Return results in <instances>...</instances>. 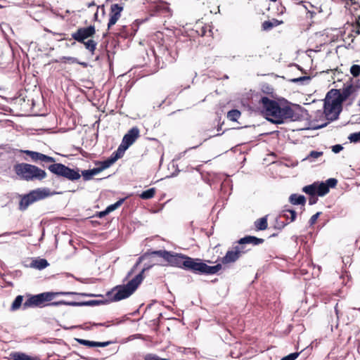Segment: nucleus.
I'll use <instances>...</instances> for the list:
<instances>
[{
    "label": "nucleus",
    "mask_w": 360,
    "mask_h": 360,
    "mask_svg": "<svg viewBox=\"0 0 360 360\" xmlns=\"http://www.w3.org/2000/svg\"><path fill=\"white\" fill-rule=\"evenodd\" d=\"M259 104L263 115L273 123L281 124L285 120L292 118L294 116V111L290 107L281 108L276 101L266 96L261 98Z\"/></svg>",
    "instance_id": "nucleus-1"
},
{
    "label": "nucleus",
    "mask_w": 360,
    "mask_h": 360,
    "mask_svg": "<svg viewBox=\"0 0 360 360\" xmlns=\"http://www.w3.org/2000/svg\"><path fill=\"white\" fill-rule=\"evenodd\" d=\"M16 175L27 181H41L47 176L46 172L39 167L28 163H17L13 166Z\"/></svg>",
    "instance_id": "nucleus-2"
},
{
    "label": "nucleus",
    "mask_w": 360,
    "mask_h": 360,
    "mask_svg": "<svg viewBox=\"0 0 360 360\" xmlns=\"http://www.w3.org/2000/svg\"><path fill=\"white\" fill-rule=\"evenodd\" d=\"M96 34V29L94 25L89 27H80L76 32L72 34V38L75 41L82 43L84 45L91 54L94 53L96 49L97 42L91 39Z\"/></svg>",
    "instance_id": "nucleus-3"
},
{
    "label": "nucleus",
    "mask_w": 360,
    "mask_h": 360,
    "mask_svg": "<svg viewBox=\"0 0 360 360\" xmlns=\"http://www.w3.org/2000/svg\"><path fill=\"white\" fill-rule=\"evenodd\" d=\"M149 268L150 266L143 269L142 271L135 278L128 282L127 285L117 287L113 300L120 301L129 297L141 283L144 278V271Z\"/></svg>",
    "instance_id": "nucleus-4"
},
{
    "label": "nucleus",
    "mask_w": 360,
    "mask_h": 360,
    "mask_svg": "<svg viewBox=\"0 0 360 360\" xmlns=\"http://www.w3.org/2000/svg\"><path fill=\"white\" fill-rule=\"evenodd\" d=\"M221 264L208 266L202 262L200 259H193L187 256L184 263V269L191 271L195 274H214L221 269Z\"/></svg>",
    "instance_id": "nucleus-5"
},
{
    "label": "nucleus",
    "mask_w": 360,
    "mask_h": 360,
    "mask_svg": "<svg viewBox=\"0 0 360 360\" xmlns=\"http://www.w3.org/2000/svg\"><path fill=\"white\" fill-rule=\"evenodd\" d=\"M49 195H51V193L49 188H43L33 190L22 197L19 204V209L20 210H25L32 203L43 200Z\"/></svg>",
    "instance_id": "nucleus-6"
},
{
    "label": "nucleus",
    "mask_w": 360,
    "mask_h": 360,
    "mask_svg": "<svg viewBox=\"0 0 360 360\" xmlns=\"http://www.w3.org/2000/svg\"><path fill=\"white\" fill-rule=\"evenodd\" d=\"M75 292H46L36 295L30 296L24 303V307H39L44 302L51 301L56 296L58 295H73Z\"/></svg>",
    "instance_id": "nucleus-7"
},
{
    "label": "nucleus",
    "mask_w": 360,
    "mask_h": 360,
    "mask_svg": "<svg viewBox=\"0 0 360 360\" xmlns=\"http://www.w3.org/2000/svg\"><path fill=\"white\" fill-rule=\"evenodd\" d=\"M342 109V103L335 96H328V92L324 102V113L327 120H337Z\"/></svg>",
    "instance_id": "nucleus-8"
},
{
    "label": "nucleus",
    "mask_w": 360,
    "mask_h": 360,
    "mask_svg": "<svg viewBox=\"0 0 360 360\" xmlns=\"http://www.w3.org/2000/svg\"><path fill=\"white\" fill-rule=\"evenodd\" d=\"M53 163L48 167L51 173L71 181L78 180L81 177L79 170L72 169L61 163Z\"/></svg>",
    "instance_id": "nucleus-9"
},
{
    "label": "nucleus",
    "mask_w": 360,
    "mask_h": 360,
    "mask_svg": "<svg viewBox=\"0 0 360 360\" xmlns=\"http://www.w3.org/2000/svg\"><path fill=\"white\" fill-rule=\"evenodd\" d=\"M359 86L354 85L352 82L346 83L342 89H331L328 91V96H335L342 104L350 96L355 94Z\"/></svg>",
    "instance_id": "nucleus-10"
},
{
    "label": "nucleus",
    "mask_w": 360,
    "mask_h": 360,
    "mask_svg": "<svg viewBox=\"0 0 360 360\" xmlns=\"http://www.w3.org/2000/svg\"><path fill=\"white\" fill-rule=\"evenodd\" d=\"M264 241V239L255 236H245L238 241V244L234 246V249H236L239 255L241 256L250 250V249L247 248L248 245L252 244L253 245H257L263 243Z\"/></svg>",
    "instance_id": "nucleus-11"
},
{
    "label": "nucleus",
    "mask_w": 360,
    "mask_h": 360,
    "mask_svg": "<svg viewBox=\"0 0 360 360\" xmlns=\"http://www.w3.org/2000/svg\"><path fill=\"white\" fill-rule=\"evenodd\" d=\"M20 152L27 155L31 158V160L35 162L39 161L43 162H56L55 158L39 152L29 150H21Z\"/></svg>",
    "instance_id": "nucleus-12"
},
{
    "label": "nucleus",
    "mask_w": 360,
    "mask_h": 360,
    "mask_svg": "<svg viewBox=\"0 0 360 360\" xmlns=\"http://www.w3.org/2000/svg\"><path fill=\"white\" fill-rule=\"evenodd\" d=\"M186 258V255L169 252L166 261L170 266L184 269Z\"/></svg>",
    "instance_id": "nucleus-13"
},
{
    "label": "nucleus",
    "mask_w": 360,
    "mask_h": 360,
    "mask_svg": "<svg viewBox=\"0 0 360 360\" xmlns=\"http://www.w3.org/2000/svg\"><path fill=\"white\" fill-rule=\"evenodd\" d=\"M123 10V7L117 4H112L110 8V17L108 24V28L115 25L119 18L121 16V12Z\"/></svg>",
    "instance_id": "nucleus-14"
},
{
    "label": "nucleus",
    "mask_w": 360,
    "mask_h": 360,
    "mask_svg": "<svg viewBox=\"0 0 360 360\" xmlns=\"http://www.w3.org/2000/svg\"><path fill=\"white\" fill-rule=\"evenodd\" d=\"M139 136V129L137 127L131 128L123 137L122 143L127 147L132 145Z\"/></svg>",
    "instance_id": "nucleus-15"
},
{
    "label": "nucleus",
    "mask_w": 360,
    "mask_h": 360,
    "mask_svg": "<svg viewBox=\"0 0 360 360\" xmlns=\"http://www.w3.org/2000/svg\"><path fill=\"white\" fill-rule=\"evenodd\" d=\"M75 340L79 343L80 345L87 346L89 347H107L110 345L112 342L111 341H107V342H94V341H90L86 340L84 339L80 338H75Z\"/></svg>",
    "instance_id": "nucleus-16"
},
{
    "label": "nucleus",
    "mask_w": 360,
    "mask_h": 360,
    "mask_svg": "<svg viewBox=\"0 0 360 360\" xmlns=\"http://www.w3.org/2000/svg\"><path fill=\"white\" fill-rule=\"evenodd\" d=\"M240 257L239 254L233 248V250H229L226 253L225 256L222 258L221 262L223 264H229L236 262Z\"/></svg>",
    "instance_id": "nucleus-17"
},
{
    "label": "nucleus",
    "mask_w": 360,
    "mask_h": 360,
    "mask_svg": "<svg viewBox=\"0 0 360 360\" xmlns=\"http://www.w3.org/2000/svg\"><path fill=\"white\" fill-rule=\"evenodd\" d=\"M49 266V263L45 259H37L32 261L30 266L39 270L45 269Z\"/></svg>",
    "instance_id": "nucleus-18"
},
{
    "label": "nucleus",
    "mask_w": 360,
    "mask_h": 360,
    "mask_svg": "<svg viewBox=\"0 0 360 360\" xmlns=\"http://www.w3.org/2000/svg\"><path fill=\"white\" fill-rule=\"evenodd\" d=\"M129 147H127L125 145H124L123 143H121V144L120 145V146L118 147L117 150L114 152L112 155H111V158H112V160L116 162L119 158H122L125 152V150L128 148Z\"/></svg>",
    "instance_id": "nucleus-19"
},
{
    "label": "nucleus",
    "mask_w": 360,
    "mask_h": 360,
    "mask_svg": "<svg viewBox=\"0 0 360 360\" xmlns=\"http://www.w3.org/2000/svg\"><path fill=\"white\" fill-rule=\"evenodd\" d=\"M289 201L292 205H304L306 202V199L304 195L292 194L289 198Z\"/></svg>",
    "instance_id": "nucleus-20"
},
{
    "label": "nucleus",
    "mask_w": 360,
    "mask_h": 360,
    "mask_svg": "<svg viewBox=\"0 0 360 360\" xmlns=\"http://www.w3.org/2000/svg\"><path fill=\"white\" fill-rule=\"evenodd\" d=\"M316 194L323 196L329 192L328 186L324 183H316Z\"/></svg>",
    "instance_id": "nucleus-21"
},
{
    "label": "nucleus",
    "mask_w": 360,
    "mask_h": 360,
    "mask_svg": "<svg viewBox=\"0 0 360 360\" xmlns=\"http://www.w3.org/2000/svg\"><path fill=\"white\" fill-rule=\"evenodd\" d=\"M11 359L13 360H37L22 352H13L11 354Z\"/></svg>",
    "instance_id": "nucleus-22"
},
{
    "label": "nucleus",
    "mask_w": 360,
    "mask_h": 360,
    "mask_svg": "<svg viewBox=\"0 0 360 360\" xmlns=\"http://www.w3.org/2000/svg\"><path fill=\"white\" fill-rule=\"evenodd\" d=\"M281 217H283L285 218L286 219H290V221H294L296 219V212L293 210H283L280 215Z\"/></svg>",
    "instance_id": "nucleus-23"
},
{
    "label": "nucleus",
    "mask_w": 360,
    "mask_h": 360,
    "mask_svg": "<svg viewBox=\"0 0 360 360\" xmlns=\"http://www.w3.org/2000/svg\"><path fill=\"white\" fill-rule=\"evenodd\" d=\"M255 226L257 230L263 231L266 229L268 226L267 217L265 216L255 221Z\"/></svg>",
    "instance_id": "nucleus-24"
},
{
    "label": "nucleus",
    "mask_w": 360,
    "mask_h": 360,
    "mask_svg": "<svg viewBox=\"0 0 360 360\" xmlns=\"http://www.w3.org/2000/svg\"><path fill=\"white\" fill-rule=\"evenodd\" d=\"M282 23L281 21H278V20L273 19L271 20H266L262 23V28L264 30H269L274 27H276Z\"/></svg>",
    "instance_id": "nucleus-25"
},
{
    "label": "nucleus",
    "mask_w": 360,
    "mask_h": 360,
    "mask_svg": "<svg viewBox=\"0 0 360 360\" xmlns=\"http://www.w3.org/2000/svg\"><path fill=\"white\" fill-rule=\"evenodd\" d=\"M115 162L112 160V158L110 157L108 160L99 162V166L98 167H96V169L98 171V173L102 172L103 170L110 167L112 164H114Z\"/></svg>",
    "instance_id": "nucleus-26"
},
{
    "label": "nucleus",
    "mask_w": 360,
    "mask_h": 360,
    "mask_svg": "<svg viewBox=\"0 0 360 360\" xmlns=\"http://www.w3.org/2000/svg\"><path fill=\"white\" fill-rule=\"evenodd\" d=\"M98 174V171L96 169V168L82 171V175L83 176L84 180L85 181H89L91 179L94 175H96Z\"/></svg>",
    "instance_id": "nucleus-27"
},
{
    "label": "nucleus",
    "mask_w": 360,
    "mask_h": 360,
    "mask_svg": "<svg viewBox=\"0 0 360 360\" xmlns=\"http://www.w3.org/2000/svg\"><path fill=\"white\" fill-rule=\"evenodd\" d=\"M22 300H23V297L22 295H18L11 304V311L18 310L20 307Z\"/></svg>",
    "instance_id": "nucleus-28"
},
{
    "label": "nucleus",
    "mask_w": 360,
    "mask_h": 360,
    "mask_svg": "<svg viewBox=\"0 0 360 360\" xmlns=\"http://www.w3.org/2000/svg\"><path fill=\"white\" fill-rule=\"evenodd\" d=\"M155 193V188H151L150 189H148V190L142 192L141 194L140 195V197L142 199H146V200L150 199L154 196Z\"/></svg>",
    "instance_id": "nucleus-29"
},
{
    "label": "nucleus",
    "mask_w": 360,
    "mask_h": 360,
    "mask_svg": "<svg viewBox=\"0 0 360 360\" xmlns=\"http://www.w3.org/2000/svg\"><path fill=\"white\" fill-rule=\"evenodd\" d=\"M302 191L309 195H317L316 194V183H314L311 185H309V186H304L303 188H302Z\"/></svg>",
    "instance_id": "nucleus-30"
},
{
    "label": "nucleus",
    "mask_w": 360,
    "mask_h": 360,
    "mask_svg": "<svg viewBox=\"0 0 360 360\" xmlns=\"http://www.w3.org/2000/svg\"><path fill=\"white\" fill-rule=\"evenodd\" d=\"M240 116V112L238 110H231L227 113V118L231 121H236Z\"/></svg>",
    "instance_id": "nucleus-31"
},
{
    "label": "nucleus",
    "mask_w": 360,
    "mask_h": 360,
    "mask_svg": "<svg viewBox=\"0 0 360 360\" xmlns=\"http://www.w3.org/2000/svg\"><path fill=\"white\" fill-rule=\"evenodd\" d=\"M124 200V199H120L118 201H117L115 203L109 205L105 209V213H110V212L115 210L116 209H117L123 203Z\"/></svg>",
    "instance_id": "nucleus-32"
},
{
    "label": "nucleus",
    "mask_w": 360,
    "mask_h": 360,
    "mask_svg": "<svg viewBox=\"0 0 360 360\" xmlns=\"http://www.w3.org/2000/svg\"><path fill=\"white\" fill-rule=\"evenodd\" d=\"M62 304L70 305V306H78V305H81L82 304V303H79V302H65V301H63L62 300V301L51 302L49 305H51V306H58V305H62Z\"/></svg>",
    "instance_id": "nucleus-33"
},
{
    "label": "nucleus",
    "mask_w": 360,
    "mask_h": 360,
    "mask_svg": "<svg viewBox=\"0 0 360 360\" xmlns=\"http://www.w3.org/2000/svg\"><path fill=\"white\" fill-rule=\"evenodd\" d=\"M169 251L167 250H156L150 253V255H157L163 258L165 261L169 256Z\"/></svg>",
    "instance_id": "nucleus-34"
},
{
    "label": "nucleus",
    "mask_w": 360,
    "mask_h": 360,
    "mask_svg": "<svg viewBox=\"0 0 360 360\" xmlns=\"http://www.w3.org/2000/svg\"><path fill=\"white\" fill-rule=\"evenodd\" d=\"M350 73L354 77H358L360 75V65H353L350 68Z\"/></svg>",
    "instance_id": "nucleus-35"
},
{
    "label": "nucleus",
    "mask_w": 360,
    "mask_h": 360,
    "mask_svg": "<svg viewBox=\"0 0 360 360\" xmlns=\"http://www.w3.org/2000/svg\"><path fill=\"white\" fill-rule=\"evenodd\" d=\"M348 139L351 142L354 143L360 141V131L351 134Z\"/></svg>",
    "instance_id": "nucleus-36"
},
{
    "label": "nucleus",
    "mask_w": 360,
    "mask_h": 360,
    "mask_svg": "<svg viewBox=\"0 0 360 360\" xmlns=\"http://www.w3.org/2000/svg\"><path fill=\"white\" fill-rule=\"evenodd\" d=\"M323 155V152L312 150L309 153L307 159H316Z\"/></svg>",
    "instance_id": "nucleus-37"
},
{
    "label": "nucleus",
    "mask_w": 360,
    "mask_h": 360,
    "mask_svg": "<svg viewBox=\"0 0 360 360\" xmlns=\"http://www.w3.org/2000/svg\"><path fill=\"white\" fill-rule=\"evenodd\" d=\"M144 360H169L167 359H162L155 354H147L146 355Z\"/></svg>",
    "instance_id": "nucleus-38"
},
{
    "label": "nucleus",
    "mask_w": 360,
    "mask_h": 360,
    "mask_svg": "<svg viewBox=\"0 0 360 360\" xmlns=\"http://www.w3.org/2000/svg\"><path fill=\"white\" fill-rule=\"evenodd\" d=\"M338 181L335 179L330 178L328 179L325 184L328 186V189L330 188H334L337 185Z\"/></svg>",
    "instance_id": "nucleus-39"
},
{
    "label": "nucleus",
    "mask_w": 360,
    "mask_h": 360,
    "mask_svg": "<svg viewBox=\"0 0 360 360\" xmlns=\"http://www.w3.org/2000/svg\"><path fill=\"white\" fill-rule=\"evenodd\" d=\"M311 79V77L309 76H303L298 78H295L291 79V82L294 83H298V82H302L304 81H309Z\"/></svg>",
    "instance_id": "nucleus-40"
},
{
    "label": "nucleus",
    "mask_w": 360,
    "mask_h": 360,
    "mask_svg": "<svg viewBox=\"0 0 360 360\" xmlns=\"http://www.w3.org/2000/svg\"><path fill=\"white\" fill-rule=\"evenodd\" d=\"M299 356L298 352L291 353L289 355L284 356L281 360H295Z\"/></svg>",
    "instance_id": "nucleus-41"
},
{
    "label": "nucleus",
    "mask_w": 360,
    "mask_h": 360,
    "mask_svg": "<svg viewBox=\"0 0 360 360\" xmlns=\"http://www.w3.org/2000/svg\"><path fill=\"white\" fill-rule=\"evenodd\" d=\"M320 214H321V212H317L315 214L312 215L309 219L310 224H315Z\"/></svg>",
    "instance_id": "nucleus-42"
},
{
    "label": "nucleus",
    "mask_w": 360,
    "mask_h": 360,
    "mask_svg": "<svg viewBox=\"0 0 360 360\" xmlns=\"http://www.w3.org/2000/svg\"><path fill=\"white\" fill-rule=\"evenodd\" d=\"M343 149V147L341 145L337 144L332 147V151L335 153H338L340 152Z\"/></svg>",
    "instance_id": "nucleus-43"
},
{
    "label": "nucleus",
    "mask_w": 360,
    "mask_h": 360,
    "mask_svg": "<svg viewBox=\"0 0 360 360\" xmlns=\"http://www.w3.org/2000/svg\"><path fill=\"white\" fill-rule=\"evenodd\" d=\"M318 200V198L316 196V195H310L309 198V205H314L315 203H316Z\"/></svg>",
    "instance_id": "nucleus-44"
},
{
    "label": "nucleus",
    "mask_w": 360,
    "mask_h": 360,
    "mask_svg": "<svg viewBox=\"0 0 360 360\" xmlns=\"http://www.w3.org/2000/svg\"><path fill=\"white\" fill-rule=\"evenodd\" d=\"M63 60H68L72 63H77V58L74 57H63Z\"/></svg>",
    "instance_id": "nucleus-45"
},
{
    "label": "nucleus",
    "mask_w": 360,
    "mask_h": 360,
    "mask_svg": "<svg viewBox=\"0 0 360 360\" xmlns=\"http://www.w3.org/2000/svg\"><path fill=\"white\" fill-rule=\"evenodd\" d=\"M141 259H142V257H140L139 259V261L136 262V264L134 265V266L133 267V269L128 273V277H129L132 274H133V271H134V269L137 267V266L141 263Z\"/></svg>",
    "instance_id": "nucleus-46"
},
{
    "label": "nucleus",
    "mask_w": 360,
    "mask_h": 360,
    "mask_svg": "<svg viewBox=\"0 0 360 360\" xmlns=\"http://www.w3.org/2000/svg\"><path fill=\"white\" fill-rule=\"evenodd\" d=\"M108 214V213H105V210L104 211H103V212H101L100 213V217H103V216H105V215H106V214Z\"/></svg>",
    "instance_id": "nucleus-47"
},
{
    "label": "nucleus",
    "mask_w": 360,
    "mask_h": 360,
    "mask_svg": "<svg viewBox=\"0 0 360 360\" xmlns=\"http://www.w3.org/2000/svg\"><path fill=\"white\" fill-rule=\"evenodd\" d=\"M87 6H88V7H91V6H95V3L94 1H92V2L89 3V4H88Z\"/></svg>",
    "instance_id": "nucleus-48"
},
{
    "label": "nucleus",
    "mask_w": 360,
    "mask_h": 360,
    "mask_svg": "<svg viewBox=\"0 0 360 360\" xmlns=\"http://www.w3.org/2000/svg\"><path fill=\"white\" fill-rule=\"evenodd\" d=\"M335 309L336 314H338V309H337V307H335Z\"/></svg>",
    "instance_id": "nucleus-49"
},
{
    "label": "nucleus",
    "mask_w": 360,
    "mask_h": 360,
    "mask_svg": "<svg viewBox=\"0 0 360 360\" xmlns=\"http://www.w3.org/2000/svg\"><path fill=\"white\" fill-rule=\"evenodd\" d=\"M81 64H82V65H84V66H86V64L85 63H81Z\"/></svg>",
    "instance_id": "nucleus-50"
},
{
    "label": "nucleus",
    "mask_w": 360,
    "mask_h": 360,
    "mask_svg": "<svg viewBox=\"0 0 360 360\" xmlns=\"http://www.w3.org/2000/svg\"><path fill=\"white\" fill-rule=\"evenodd\" d=\"M271 1H274V2L276 1V0H271Z\"/></svg>",
    "instance_id": "nucleus-51"
},
{
    "label": "nucleus",
    "mask_w": 360,
    "mask_h": 360,
    "mask_svg": "<svg viewBox=\"0 0 360 360\" xmlns=\"http://www.w3.org/2000/svg\"><path fill=\"white\" fill-rule=\"evenodd\" d=\"M359 24H360V22H359Z\"/></svg>",
    "instance_id": "nucleus-52"
}]
</instances>
